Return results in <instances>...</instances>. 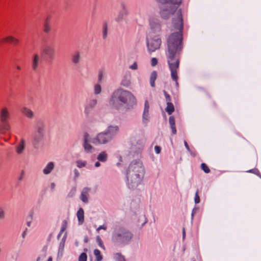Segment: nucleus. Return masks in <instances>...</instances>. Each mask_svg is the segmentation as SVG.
<instances>
[{
    "label": "nucleus",
    "mask_w": 261,
    "mask_h": 261,
    "mask_svg": "<svg viewBox=\"0 0 261 261\" xmlns=\"http://www.w3.org/2000/svg\"><path fill=\"white\" fill-rule=\"evenodd\" d=\"M103 73L102 71H99L98 73V81L101 82L102 80Z\"/></svg>",
    "instance_id": "obj_50"
},
{
    "label": "nucleus",
    "mask_w": 261,
    "mask_h": 261,
    "mask_svg": "<svg viewBox=\"0 0 261 261\" xmlns=\"http://www.w3.org/2000/svg\"><path fill=\"white\" fill-rule=\"evenodd\" d=\"M40 57L38 54L33 55L32 60L31 66L33 71H36L39 68Z\"/></svg>",
    "instance_id": "obj_14"
},
{
    "label": "nucleus",
    "mask_w": 261,
    "mask_h": 261,
    "mask_svg": "<svg viewBox=\"0 0 261 261\" xmlns=\"http://www.w3.org/2000/svg\"><path fill=\"white\" fill-rule=\"evenodd\" d=\"M97 100L95 98H90L87 100L84 105V113L86 117L89 118L92 114V112L97 105Z\"/></svg>",
    "instance_id": "obj_7"
},
{
    "label": "nucleus",
    "mask_w": 261,
    "mask_h": 261,
    "mask_svg": "<svg viewBox=\"0 0 261 261\" xmlns=\"http://www.w3.org/2000/svg\"><path fill=\"white\" fill-rule=\"evenodd\" d=\"M26 234H27V231L25 230V231H24L23 232V233H22V237L23 238H25V236H26Z\"/></svg>",
    "instance_id": "obj_58"
},
{
    "label": "nucleus",
    "mask_w": 261,
    "mask_h": 261,
    "mask_svg": "<svg viewBox=\"0 0 261 261\" xmlns=\"http://www.w3.org/2000/svg\"><path fill=\"white\" fill-rule=\"evenodd\" d=\"M55 163L53 162H48L43 169V173L45 175L50 174L55 168Z\"/></svg>",
    "instance_id": "obj_17"
},
{
    "label": "nucleus",
    "mask_w": 261,
    "mask_h": 261,
    "mask_svg": "<svg viewBox=\"0 0 261 261\" xmlns=\"http://www.w3.org/2000/svg\"><path fill=\"white\" fill-rule=\"evenodd\" d=\"M170 125H175V119L173 116H170L169 118Z\"/></svg>",
    "instance_id": "obj_43"
},
{
    "label": "nucleus",
    "mask_w": 261,
    "mask_h": 261,
    "mask_svg": "<svg viewBox=\"0 0 261 261\" xmlns=\"http://www.w3.org/2000/svg\"><path fill=\"white\" fill-rule=\"evenodd\" d=\"M186 236V231L185 228H182V238L184 239Z\"/></svg>",
    "instance_id": "obj_55"
},
{
    "label": "nucleus",
    "mask_w": 261,
    "mask_h": 261,
    "mask_svg": "<svg viewBox=\"0 0 261 261\" xmlns=\"http://www.w3.org/2000/svg\"><path fill=\"white\" fill-rule=\"evenodd\" d=\"M11 117L8 108L3 107L0 109V122L9 121Z\"/></svg>",
    "instance_id": "obj_9"
},
{
    "label": "nucleus",
    "mask_w": 261,
    "mask_h": 261,
    "mask_svg": "<svg viewBox=\"0 0 261 261\" xmlns=\"http://www.w3.org/2000/svg\"><path fill=\"white\" fill-rule=\"evenodd\" d=\"M79 225H82L84 221V212L82 208H80L76 213Z\"/></svg>",
    "instance_id": "obj_20"
},
{
    "label": "nucleus",
    "mask_w": 261,
    "mask_h": 261,
    "mask_svg": "<svg viewBox=\"0 0 261 261\" xmlns=\"http://www.w3.org/2000/svg\"><path fill=\"white\" fill-rule=\"evenodd\" d=\"M109 103L116 110H129L136 106L137 99L130 91L120 89L113 93Z\"/></svg>",
    "instance_id": "obj_2"
},
{
    "label": "nucleus",
    "mask_w": 261,
    "mask_h": 261,
    "mask_svg": "<svg viewBox=\"0 0 261 261\" xmlns=\"http://www.w3.org/2000/svg\"><path fill=\"white\" fill-rule=\"evenodd\" d=\"M16 69L17 70H20L21 69V67L20 66L17 65V66H16Z\"/></svg>",
    "instance_id": "obj_61"
},
{
    "label": "nucleus",
    "mask_w": 261,
    "mask_h": 261,
    "mask_svg": "<svg viewBox=\"0 0 261 261\" xmlns=\"http://www.w3.org/2000/svg\"><path fill=\"white\" fill-rule=\"evenodd\" d=\"M108 28L107 22H104L102 25V38L106 39L108 36Z\"/></svg>",
    "instance_id": "obj_25"
},
{
    "label": "nucleus",
    "mask_w": 261,
    "mask_h": 261,
    "mask_svg": "<svg viewBox=\"0 0 261 261\" xmlns=\"http://www.w3.org/2000/svg\"><path fill=\"white\" fill-rule=\"evenodd\" d=\"M76 166L77 167L81 168L84 167L87 165V162L85 161L78 160L76 162Z\"/></svg>",
    "instance_id": "obj_35"
},
{
    "label": "nucleus",
    "mask_w": 261,
    "mask_h": 261,
    "mask_svg": "<svg viewBox=\"0 0 261 261\" xmlns=\"http://www.w3.org/2000/svg\"><path fill=\"white\" fill-rule=\"evenodd\" d=\"M114 258L115 261H126L124 256L119 253L114 254Z\"/></svg>",
    "instance_id": "obj_28"
},
{
    "label": "nucleus",
    "mask_w": 261,
    "mask_h": 261,
    "mask_svg": "<svg viewBox=\"0 0 261 261\" xmlns=\"http://www.w3.org/2000/svg\"><path fill=\"white\" fill-rule=\"evenodd\" d=\"M42 53L51 60L55 58V49L50 45L45 46L43 49Z\"/></svg>",
    "instance_id": "obj_12"
},
{
    "label": "nucleus",
    "mask_w": 261,
    "mask_h": 261,
    "mask_svg": "<svg viewBox=\"0 0 261 261\" xmlns=\"http://www.w3.org/2000/svg\"><path fill=\"white\" fill-rule=\"evenodd\" d=\"M94 254L96 257L97 261H101L102 259V257L100 254V252L98 249H95L94 250Z\"/></svg>",
    "instance_id": "obj_30"
},
{
    "label": "nucleus",
    "mask_w": 261,
    "mask_h": 261,
    "mask_svg": "<svg viewBox=\"0 0 261 261\" xmlns=\"http://www.w3.org/2000/svg\"><path fill=\"white\" fill-rule=\"evenodd\" d=\"M84 241H85V242H87V241H88L87 239H85Z\"/></svg>",
    "instance_id": "obj_64"
},
{
    "label": "nucleus",
    "mask_w": 261,
    "mask_h": 261,
    "mask_svg": "<svg viewBox=\"0 0 261 261\" xmlns=\"http://www.w3.org/2000/svg\"><path fill=\"white\" fill-rule=\"evenodd\" d=\"M119 128L117 125H110L105 130L107 135L111 138L112 140L114 137L117 135L119 131Z\"/></svg>",
    "instance_id": "obj_11"
},
{
    "label": "nucleus",
    "mask_w": 261,
    "mask_h": 261,
    "mask_svg": "<svg viewBox=\"0 0 261 261\" xmlns=\"http://www.w3.org/2000/svg\"><path fill=\"white\" fill-rule=\"evenodd\" d=\"M151 31L147 37V46L149 53H152L160 48L162 41L158 35L161 32V24L156 22L150 23Z\"/></svg>",
    "instance_id": "obj_4"
},
{
    "label": "nucleus",
    "mask_w": 261,
    "mask_h": 261,
    "mask_svg": "<svg viewBox=\"0 0 261 261\" xmlns=\"http://www.w3.org/2000/svg\"><path fill=\"white\" fill-rule=\"evenodd\" d=\"M165 110L169 115H171L174 111V107L172 103H167Z\"/></svg>",
    "instance_id": "obj_27"
},
{
    "label": "nucleus",
    "mask_w": 261,
    "mask_h": 261,
    "mask_svg": "<svg viewBox=\"0 0 261 261\" xmlns=\"http://www.w3.org/2000/svg\"><path fill=\"white\" fill-rule=\"evenodd\" d=\"M97 159L101 162H105L108 160V154L105 151L101 152L97 156Z\"/></svg>",
    "instance_id": "obj_23"
},
{
    "label": "nucleus",
    "mask_w": 261,
    "mask_h": 261,
    "mask_svg": "<svg viewBox=\"0 0 261 261\" xmlns=\"http://www.w3.org/2000/svg\"><path fill=\"white\" fill-rule=\"evenodd\" d=\"M65 239H66V237H64L62 238V239L60 243V245H59V252H62L63 251L64 246H65Z\"/></svg>",
    "instance_id": "obj_33"
},
{
    "label": "nucleus",
    "mask_w": 261,
    "mask_h": 261,
    "mask_svg": "<svg viewBox=\"0 0 261 261\" xmlns=\"http://www.w3.org/2000/svg\"><path fill=\"white\" fill-rule=\"evenodd\" d=\"M145 169L141 161L135 160L131 162L126 173L127 184L129 188L137 187L142 181Z\"/></svg>",
    "instance_id": "obj_3"
},
{
    "label": "nucleus",
    "mask_w": 261,
    "mask_h": 261,
    "mask_svg": "<svg viewBox=\"0 0 261 261\" xmlns=\"http://www.w3.org/2000/svg\"><path fill=\"white\" fill-rule=\"evenodd\" d=\"M27 224L28 227H30L31 225V221L27 222Z\"/></svg>",
    "instance_id": "obj_60"
},
{
    "label": "nucleus",
    "mask_w": 261,
    "mask_h": 261,
    "mask_svg": "<svg viewBox=\"0 0 261 261\" xmlns=\"http://www.w3.org/2000/svg\"><path fill=\"white\" fill-rule=\"evenodd\" d=\"M23 174H24V172L22 171L21 173V176H20V177L19 178V180H21L22 179L23 176Z\"/></svg>",
    "instance_id": "obj_56"
},
{
    "label": "nucleus",
    "mask_w": 261,
    "mask_h": 261,
    "mask_svg": "<svg viewBox=\"0 0 261 261\" xmlns=\"http://www.w3.org/2000/svg\"><path fill=\"white\" fill-rule=\"evenodd\" d=\"M101 88L99 84H95L94 87V93L98 95L101 93Z\"/></svg>",
    "instance_id": "obj_31"
},
{
    "label": "nucleus",
    "mask_w": 261,
    "mask_h": 261,
    "mask_svg": "<svg viewBox=\"0 0 261 261\" xmlns=\"http://www.w3.org/2000/svg\"><path fill=\"white\" fill-rule=\"evenodd\" d=\"M157 77V73L155 71L151 72L150 76V84L152 87H155V81Z\"/></svg>",
    "instance_id": "obj_24"
},
{
    "label": "nucleus",
    "mask_w": 261,
    "mask_h": 261,
    "mask_svg": "<svg viewBox=\"0 0 261 261\" xmlns=\"http://www.w3.org/2000/svg\"><path fill=\"white\" fill-rule=\"evenodd\" d=\"M21 112L24 116L30 119H33L35 116L34 112L27 107H22L21 109Z\"/></svg>",
    "instance_id": "obj_16"
},
{
    "label": "nucleus",
    "mask_w": 261,
    "mask_h": 261,
    "mask_svg": "<svg viewBox=\"0 0 261 261\" xmlns=\"http://www.w3.org/2000/svg\"><path fill=\"white\" fill-rule=\"evenodd\" d=\"M247 172H249V173H253V174H256V175L259 176V177H260V172L257 169H250V170L247 171Z\"/></svg>",
    "instance_id": "obj_39"
},
{
    "label": "nucleus",
    "mask_w": 261,
    "mask_h": 261,
    "mask_svg": "<svg viewBox=\"0 0 261 261\" xmlns=\"http://www.w3.org/2000/svg\"><path fill=\"white\" fill-rule=\"evenodd\" d=\"M90 191L91 189L88 187H85L82 190L80 199L85 203H88V196H89Z\"/></svg>",
    "instance_id": "obj_15"
},
{
    "label": "nucleus",
    "mask_w": 261,
    "mask_h": 261,
    "mask_svg": "<svg viewBox=\"0 0 261 261\" xmlns=\"http://www.w3.org/2000/svg\"><path fill=\"white\" fill-rule=\"evenodd\" d=\"M163 93H164L165 97V99H166L167 104L169 103H172L171 102V97L169 95V94H168V93L165 90L163 91Z\"/></svg>",
    "instance_id": "obj_37"
},
{
    "label": "nucleus",
    "mask_w": 261,
    "mask_h": 261,
    "mask_svg": "<svg viewBox=\"0 0 261 261\" xmlns=\"http://www.w3.org/2000/svg\"><path fill=\"white\" fill-rule=\"evenodd\" d=\"M129 69L135 70L138 69V64L136 62H135L132 65L129 67Z\"/></svg>",
    "instance_id": "obj_42"
},
{
    "label": "nucleus",
    "mask_w": 261,
    "mask_h": 261,
    "mask_svg": "<svg viewBox=\"0 0 261 261\" xmlns=\"http://www.w3.org/2000/svg\"><path fill=\"white\" fill-rule=\"evenodd\" d=\"M50 19H51V17L50 16H47L46 18V19L44 22V23L50 24Z\"/></svg>",
    "instance_id": "obj_51"
},
{
    "label": "nucleus",
    "mask_w": 261,
    "mask_h": 261,
    "mask_svg": "<svg viewBox=\"0 0 261 261\" xmlns=\"http://www.w3.org/2000/svg\"><path fill=\"white\" fill-rule=\"evenodd\" d=\"M158 59L156 58H152L151 60V65L153 67L156 66L158 64Z\"/></svg>",
    "instance_id": "obj_41"
},
{
    "label": "nucleus",
    "mask_w": 261,
    "mask_h": 261,
    "mask_svg": "<svg viewBox=\"0 0 261 261\" xmlns=\"http://www.w3.org/2000/svg\"><path fill=\"white\" fill-rule=\"evenodd\" d=\"M170 128L172 130V132L173 134H176V129L175 127V125H170Z\"/></svg>",
    "instance_id": "obj_49"
},
{
    "label": "nucleus",
    "mask_w": 261,
    "mask_h": 261,
    "mask_svg": "<svg viewBox=\"0 0 261 261\" xmlns=\"http://www.w3.org/2000/svg\"><path fill=\"white\" fill-rule=\"evenodd\" d=\"M56 186V185L55 183H51V189H54Z\"/></svg>",
    "instance_id": "obj_59"
},
{
    "label": "nucleus",
    "mask_w": 261,
    "mask_h": 261,
    "mask_svg": "<svg viewBox=\"0 0 261 261\" xmlns=\"http://www.w3.org/2000/svg\"><path fill=\"white\" fill-rule=\"evenodd\" d=\"M194 201L196 204H198L200 202V197L198 195V192L197 191V192L195 193V198H194Z\"/></svg>",
    "instance_id": "obj_40"
},
{
    "label": "nucleus",
    "mask_w": 261,
    "mask_h": 261,
    "mask_svg": "<svg viewBox=\"0 0 261 261\" xmlns=\"http://www.w3.org/2000/svg\"><path fill=\"white\" fill-rule=\"evenodd\" d=\"M51 31L50 24L43 23V31L46 34H48Z\"/></svg>",
    "instance_id": "obj_34"
},
{
    "label": "nucleus",
    "mask_w": 261,
    "mask_h": 261,
    "mask_svg": "<svg viewBox=\"0 0 261 261\" xmlns=\"http://www.w3.org/2000/svg\"><path fill=\"white\" fill-rule=\"evenodd\" d=\"M184 144H185V146L186 148V149H187V150L189 151V152H190V149L189 148V146L187 143V142L186 141H185L184 142Z\"/></svg>",
    "instance_id": "obj_54"
},
{
    "label": "nucleus",
    "mask_w": 261,
    "mask_h": 261,
    "mask_svg": "<svg viewBox=\"0 0 261 261\" xmlns=\"http://www.w3.org/2000/svg\"><path fill=\"white\" fill-rule=\"evenodd\" d=\"M81 54L79 51H75L71 56V61L74 64H77L81 61Z\"/></svg>",
    "instance_id": "obj_21"
},
{
    "label": "nucleus",
    "mask_w": 261,
    "mask_h": 261,
    "mask_svg": "<svg viewBox=\"0 0 261 261\" xmlns=\"http://www.w3.org/2000/svg\"><path fill=\"white\" fill-rule=\"evenodd\" d=\"M100 229H103V230H106L107 229V226L105 225H100L96 229L97 231V232H99V231L100 230Z\"/></svg>",
    "instance_id": "obj_47"
},
{
    "label": "nucleus",
    "mask_w": 261,
    "mask_h": 261,
    "mask_svg": "<svg viewBox=\"0 0 261 261\" xmlns=\"http://www.w3.org/2000/svg\"><path fill=\"white\" fill-rule=\"evenodd\" d=\"M87 255L86 253H82L79 257V261H87Z\"/></svg>",
    "instance_id": "obj_38"
},
{
    "label": "nucleus",
    "mask_w": 261,
    "mask_h": 261,
    "mask_svg": "<svg viewBox=\"0 0 261 261\" xmlns=\"http://www.w3.org/2000/svg\"><path fill=\"white\" fill-rule=\"evenodd\" d=\"M25 148V141L22 140L16 147V152L18 154H21Z\"/></svg>",
    "instance_id": "obj_22"
},
{
    "label": "nucleus",
    "mask_w": 261,
    "mask_h": 261,
    "mask_svg": "<svg viewBox=\"0 0 261 261\" xmlns=\"http://www.w3.org/2000/svg\"><path fill=\"white\" fill-rule=\"evenodd\" d=\"M75 193H76V188H73L71 189V190L68 194V196L70 197H73L75 195Z\"/></svg>",
    "instance_id": "obj_44"
},
{
    "label": "nucleus",
    "mask_w": 261,
    "mask_h": 261,
    "mask_svg": "<svg viewBox=\"0 0 261 261\" xmlns=\"http://www.w3.org/2000/svg\"><path fill=\"white\" fill-rule=\"evenodd\" d=\"M6 213L4 207L0 206V220H4L6 218Z\"/></svg>",
    "instance_id": "obj_32"
},
{
    "label": "nucleus",
    "mask_w": 261,
    "mask_h": 261,
    "mask_svg": "<svg viewBox=\"0 0 261 261\" xmlns=\"http://www.w3.org/2000/svg\"><path fill=\"white\" fill-rule=\"evenodd\" d=\"M1 123V127L3 130L5 132H8L10 130L11 127L9 121H4L2 122Z\"/></svg>",
    "instance_id": "obj_26"
},
{
    "label": "nucleus",
    "mask_w": 261,
    "mask_h": 261,
    "mask_svg": "<svg viewBox=\"0 0 261 261\" xmlns=\"http://www.w3.org/2000/svg\"><path fill=\"white\" fill-rule=\"evenodd\" d=\"M67 227V221L66 220H64L62 223V226L60 230V231L58 234V237L60 236V235L66 230Z\"/></svg>",
    "instance_id": "obj_29"
},
{
    "label": "nucleus",
    "mask_w": 261,
    "mask_h": 261,
    "mask_svg": "<svg viewBox=\"0 0 261 261\" xmlns=\"http://www.w3.org/2000/svg\"><path fill=\"white\" fill-rule=\"evenodd\" d=\"M73 172L74 174V179H76L80 176V173L78 170L76 169H74Z\"/></svg>",
    "instance_id": "obj_46"
},
{
    "label": "nucleus",
    "mask_w": 261,
    "mask_h": 261,
    "mask_svg": "<svg viewBox=\"0 0 261 261\" xmlns=\"http://www.w3.org/2000/svg\"><path fill=\"white\" fill-rule=\"evenodd\" d=\"M198 209L197 208H194L193 209V211H192V214H191V217H192V219H193L195 214L196 213V212L197 211Z\"/></svg>",
    "instance_id": "obj_52"
},
{
    "label": "nucleus",
    "mask_w": 261,
    "mask_h": 261,
    "mask_svg": "<svg viewBox=\"0 0 261 261\" xmlns=\"http://www.w3.org/2000/svg\"><path fill=\"white\" fill-rule=\"evenodd\" d=\"M45 133V127L39 125L33 136L32 143L35 148L38 147L40 143L42 141Z\"/></svg>",
    "instance_id": "obj_6"
},
{
    "label": "nucleus",
    "mask_w": 261,
    "mask_h": 261,
    "mask_svg": "<svg viewBox=\"0 0 261 261\" xmlns=\"http://www.w3.org/2000/svg\"><path fill=\"white\" fill-rule=\"evenodd\" d=\"M40 259V257H38L36 260V261H39Z\"/></svg>",
    "instance_id": "obj_63"
},
{
    "label": "nucleus",
    "mask_w": 261,
    "mask_h": 261,
    "mask_svg": "<svg viewBox=\"0 0 261 261\" xmlns=\"http://www.w3.org/2000/svg\"><path fill=\"white\" fill-rule=\"evenodd\" d=\"M149 105L148 101L146 100L144 105V109L143 114V121L144 123H146L149 118Z\"/></svg>",
    "instance_id": "obj_18"
},
{
    "label": "nucleus",
    "mask_w": 261,
    "mask_h": 261,
    "mask_svg": "<svg viewBox=\"0 0 261 261\" xmlns=\"http://www.w3.org/2000/svg\"><path fill=\"white\" fill-rule=\"evenodd\" d=\"M133 238V233L126 227L116 226L112 234V242L118 246H125L128 244Z\"/></svg>",
    "instance_id": "obj_5"
},
{
    "label": "nucleus",
    "mask_w": 261,
    "mask_h": 261,
    "mask_svg": "<svg viewBox=\"0 0 261 261\" xmlns=\"http://www.w3.org/2000/svg\"><path fill=\"white\" fill-rule=\"evenodd\" d=\"M96 241L98 243L99 246L101 247H103L102 241L99 236L96 237Z\"/></svg>",
    "instance_id": "obj_45"
},
{
    "label": "nucleus",
    "mask_w": 261,
    "mask_h": 261,
    "mask_svg": "<svg viewBox=\"0 0 261 261\" xmlns=\"http://www.w3.org/2000/svg\"><path fill=\"white\" fill-rule=\"evenodd\" d=\"M154 150L156 153H159L161 152V148L159 146H155L154 147Z\"/></svg>",
    "instance_id": "obj_48"
},
{
    "label": "nucleus",
    "mask_w": 261,
    "mask_h": 261,
    "mask_svg": "<svg viewBox=\"0 0 261 261\" xmlns=\"http://www.w3.org/2000/svg\"><path fill=\"white\" fill-rule=\"evenodd\" d=\"M162 4L160 15L163 18L168 19L174 15L171 29L172 33L168 37L167 50L166 52L167 62L171 72V77L178 86L177 71L179 68V55L182 49L183 19L181 9H178L181 0H158Z\"/></svg>",
    "instance_id": "obj_1"
},
{
    "label": "nucleus",
    "mask_w": 261,
    "mask_h": 261,
    "mask_svg": "<svg viewBox=\"0 0 261 261\" xmlns=\"http://www.w3.org/2000/svg\"><path fill=\"white\" fill-rule=\"evenodd\" d=\"M111 141V138L103 131L97 134L95 137L92 139L91 142L95 144H106Z\"/></svg>",
    "instance_id": "obj_8"
},
{
    "label": "nucleus",
    "mask_w": 261,
    "mask_h": 261,
    "mask_svg": "<svg viewBox=\"0 0 261 261\" xmlns=\"http://www.w3.org/2000/svg\"><path fill=\"white\" fill-rule=\"evenodd\" d=\"M1 42L5 43H13L16 44L19 42V40L12 36H8L1 39Z\"/></svg>",
    "instance_id": "obj_19"
},
{
    "label": "nucleus",
    "mask_w": 261,
    "mask_h": 261,
    "mask_svg": "<svg viewBox=\"0 0 261 261\" xmlns=\"http://www.w3.org/2000/svg\"><path fill=\"white\" fill-rule=\"evenodd\" d=\"M201 169L206 173H208L210 172V170L208 167L205 163H202L201 164Z\"/></svg>",
    "instance_id": "obj_36"
},
{
    "label": "nucleus",
    "mask_w": 261,
    "mask_h": 261,
    "mask_svg": "<svg viewBox=\"0 0 261 261\" xmlns=\"http://www.w3.org/2000/svg\"><path fill=\"white\" fill-rule=\"evenodd\" d=\"M89 135L87 133H85L84 135V148L85 151L87 153L92 152L94 149L92 146L88 143Z\"/></svg>",
    "instance_id": "obj_13"
},
{
    "label": "nucleus",
    "mask_w": 261,
    "mask_h": 261,
    "mask_svg": "<svg viewBox=\"0 0 261 261\" xmlns=\"http://www.w3.org/2000/svg\"><path fill=\"white\" fill-rule=\"evenodd\" d=\"M100 166V164L99 162H96L95 163V166L96 167H98Z\"/></svg>",
    "instance_id": "obj_57"
},
{
    "label": "nucleus",
    "mask_w": 261,
    "mask_h": 261,
    "mask_svg": "<svg viewBox=\"0 0 261 261\" xmlns=\"http://www.w3.org/2000/svg\"><path fill=\"white\" fill-rule=\"evenodd\" d=\"M53 258L51 256L49 257L47 261H52Z\"/></svg>",
    "instance_id": "obj_62"
},
{
    "label": "nucleus",
    "mask_w": 261,
    "mask_h": 261,
    "mask_svg": "<svg viewBox=\"0 0 261 261\" xmlns=\"http://www.w3.org/2000/svg\"><path fill=\"white\" fill-rule=\"evenodd\" d=\"M144 143L143 141H141L139 144V148L142 149L144 147Z\"/></svg>",
    "instance_id": "obj_53"
},
{
    "label": "nucleus",
    "mask_w": 261,
    "mask_h": 261,
    "mask_svg": "<svg viewBox=\"0 0 261 261\" xmlns=\"http://www.w3.org/2000/svg\"><path fill=\"white\" fill-rule=\"evenodd\" d=\"M121 6L122 10L115 19L117 22L121 21L128 14V11L126 5L124 3H121Z\"/></svg>",
    "instance_id": "obj_10"
}]
</instances>
